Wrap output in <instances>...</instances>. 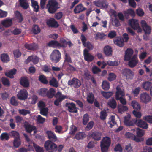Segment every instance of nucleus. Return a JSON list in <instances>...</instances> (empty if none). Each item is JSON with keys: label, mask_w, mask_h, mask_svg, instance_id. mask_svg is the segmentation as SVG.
Segmentation results:
<instances>
[{"label": "nucleus", "mask_w": 152, "mask_h": 152, "mask_svg": "<svg viewBox=\"0 0 152 152\" xmlns=\"http://www.w3.org/2000/svg\"><path fill=\"white\" fill-rule=\"evenodd\" d=\"M111 144V139L108 137H103L100 142L102 152H107Z\"/></svg>", "instance_id": "nucleus-1"}, {"label": "nucleus", "mask_w": 152, "mask_h": 152, "mask_svg": "<svg viewBox=\"0 0 152 152\" xmlns=\"http://www.w3.org/2000/svg\"><path fill=\"white\" fill-rule=\"evenodd\" d=\"M58 5L56 0H49L47 5L49 12L52 14L54 13L58 9Z\"/></svg>", "instance_id": "nucleus-2"}, {"label": "nucleus", "mask_w": 152, "mask_h": 152, "mask_svg": "<svg viewBox=\"0 0 152 152\" xmlns=\"http://www.w3.org/2000/svg\"><path fill=\"white\" fill-rule=\"evenodd\" d=\"M45 149L49 152H54L57 151V145L50 140L46 141L44 144Z\"/></svg>", "instance_id": "nucleus-3"}, {"label": "nucleus", "mask_w": 152, "mask_h": 152, "mask_svg": "<svg viewBox=\"0 0 152 152\" xmlns=\"http://www.w3.org/2000/svg\"><path fill=\"white\" fill-rule=\"evenodd\" d=\"M50 58L52 61L57 63L60 61L61 58V53L58 50H54L51 54Z\"/></svg>", "instance_id": "nucleus-4"}, {"label": "nucleus", "mask_w": 152, "mask_h": 152, "mask_svg": "<svg viewBox=\"0 0 152 152\" xmlns=\"http://www.w3.org/2000/svg\"><path fill=\"white\" fill-rule=\"evenodd\" d=\"M55 97L56 99L54 101V104L57 106H59L63 100L67 98L66 96L63 95L59 91L56 93L55 95Z\"/></svg>", "instance_id": "nucleus-5"}, {"label": "nucleus", "mask_w": 152, "mask_h": 152, "mask_svg": "<svg viewBox=\"0 0 152 152\" xmlns=\"http://www.w3.org/2000/svg\"><path fill=\"white\" fill-rule=\"evenodd\" d=\"M68 85L71 87L75 88H78L81 85V81L78 79L74 77L72 79L69 80L68 82Z\"/></svg>", "instance_id": "nucleus-6"}, {"label": "nucleus", "mask_w": 152, "mask_h": 152, "mask_svg": "<svg viewBox=\"0 0 152 152\" xmlns=\"http://www.w3.org/2000/svg\"><path fill=\"white\" fill-rule=\"evenodd\" d=\"M28 93L25 89L20 90L17 94L18 98L20 100H25L28 98Z\"/></svg>", "instance_id": "nucleus-7"}, {"label": "nucleus", "mask_w": 152, "mask_h": 152, "mask_svg": "<svg viewBox=\"0 0 152 152\" xmlns=\"http://www.w3.org/2000/svg\"><path fill=\"white\" fill-rule=\"evenodd\" d=\"M140 24L145 34H150L151 31V28L150 26L147 24L146 21L144 20H141Z\"/></svg>", "instance_id": "nucleus-8"}, {"label": "nucleus", "mask_w": 152, "mask_h": 152, "mask_svg": "<svg viewBox=\"0 0 152 152\" xmlns=\"http://www.w3.org/2000/svg\"><path fill=\"white\" fill-rule=\"evenodd\" d=\"M140 101L142 103L147 104L151 101V98L149 95L145 92H143L140 95Z\"/></svg>", "instance_id": "nucleus-9"}, {"label": "nucleus", "mask_w": 152, "mask_h": 152, "mask_svg": "<svg viewBox=\"0 0 152 152\" xmlns=\"http://www.w3.org/2000/svg\"><path fill=\"white\" fill-rule=\"evenodd\" d=\"M128 61V65L131 68L136 66L139 61L137 56L136 55H134Z\"/></svg>", "instance_id": "nucleus-10"}, {"label": "nucleus", "mask_w": 152, "mask_h": 152, "mask_svg": "<svg viewBox=\"0 0 152 152\" xmlns=\"http://www.w3.org/2000/svg\"><path fill=\"white\" fill-rule=\"evenodd\" d=\"M83 55L84 59L88 62H91L94 59V56L89 53L88 50L87 49L84 50Z\"/></svg>", "instance_id": "nucleus-11"}, {"label": "nucleus", "mask_w": 152, "mask_h": 152, "mask_svg": "<svg viewBox=\"0 0 152 152\" xmlns=\"http://www.w3.org/2000/svg\"><path fill=\"white\" fill-rule=\"evenodd\" d=\"M66 106L68 107V110L69 112L77 113L78 112L75 104L74 103H66Z\"/></svg>", "instance_id": "nucleus-12"}, {"label": "nucleus", "mask_w": 152, "mask_h": 152, "mask_svg": "<svg viewBox=\"0 0 152 152\" xmlns=\"http://www.w3.org/2000/svg\"><path fill=\"white\" fill-rule=\"evenodd\" d=\"M20 84L24 88L29 86L30 83L27 77H22L20 79Z\"/></svg>", "instance_id": "nucleus-13"}, {"label": "nucleus", "mask_w": 152, "mask_h": 152, "mask_svg": "<svg viewBox=\"0 0 152 152\" xmlns=\"http://www.w3.org/2000/svg\"><path fill=\"white\" fill-rule=\"evenodd\" d=\"M133 53V50L131 48H127L125 51L124 56V61H128L132 58V56Z\"/></svg>", "instance_id": "nucleus-14"}, {"label": "nucleus", "mask_w": 152, "mask_h": 152, "mask_svg": "<svg viewBox=\"0 0 152 152\" xmlns=\"http://www.w3.org/2000/svg\"><path fill=\"white\" fill-rule=\"evenodd\" d=\"M95 5L99 7L106 8L108 5L106 0H97L95 2Z\"/></svg>", "instance_id": "nucleus-15"}, {"label": "nucleus", "mask_w": 152, "mask_h": 152, "mask_svg": "<svg viewBox=\"0 0 152 152\" xmlns=\"http://www.w3.org/2000/svg\"><path fill=\"white\" fill-rule=\"evenodd\" d=\"M46 23L47 25L50 27L57 28L59 26L57 22L53 18L48 20Z\"/></svg>", "instance_id": "nucleus-16"}, {"label": "nucleus", "mask_w": 152, "mask_h": 152, "mask_svg": "<svg viewBox=\"0 0 152 152\" xmlns=\"http://www.w3.org/2000/svg\"><path fill=\"white\" fill-rule=\"evenodd\" d=\"M129 23L131 27L135 30H137L139 27V23L138 20L135 19H130L129 20Z\"/></svg>", "instance_id": "nucleus-17"}, {"label": "nucleus", "mask_w": 152, "mask_h": 152, "mask_svg": "<svg viewBox=\"0 0 152 152\" xmlns=\"http://www.w3.org/2000/svg\"><path fill=\"white\" fill-rule=\"evenodd\" d=\"M86 10V8L83 7L82 4H80L76 6L74 10L75 14H78Z\"/></svg>", "instance_id": "nucleus-18"}, {"label": "nucleus", "mask_w": 152, "mask_h": 152, "mask_svg": "<svg viewBox=\"0 0 152 152\" xmlns=\"http://www.w3.org/2000/svg\"><path fill=\"white\" fill-rule=\"evenodd\" d=\"M12 19L6 18L1 21V25L6 28L10 27L12 24Z\"/></svg>", "instance_id": "nucleus-19"}, {"label": "nucleus", "mask_w": 152, "mask_h": 152, "mask_svg": "<svg viewBox=\"0 0 152 152\" xmlns=\"http://www.w3.org/2000/svg\"><path fill=\"white\" fill-rule=\"evenodd\" d=\"M16 69L15 68H13L10 70L5 72V75L7 77L13 79L14 78V75L16 74Z\"/></svg>", "instance_id": "nucleus-20"}, {"label": "nucleus", "mask_w": 152, "mask_h": 152, "mask_svg": "<svg viewBox=\"0 0 152 152\" xmlns=\"http://www.w3.org/2000/svg\"><path fill=\"white\" fill-rule=\"evenodd\" d=\"M102 135L100 132H94L92 133L90 136L94 140L98 141L101 139Z\"/></svg>", "instance_id": "nucleus-21"}, {"label": "nucleus", "mask_w": 152, "mask_h": 152, "mask_svg": "<svg viewBox=\"0 0 152 152\" xmlns=\"http://www.w3.org/2000/svg\"><path fill=\"white\" fill-rule=\"evenodd\" d=\"M123 14L124 17L126 18H129V16L134 17L135 15V12L134 10L131 9H128L126 10L123 12Z\"/></svg>", "instance_id": "nucleus-22"}, {"label": "nucleus", "mask_w": 152, "mask_h": 152, "mask_svg": "<svg viewBox=\"0 0 152 152\" xmlns=\"http://www.w3.org/2000/svg\"><path fill=\"white\" fill-rule=\"evenodd\" d=\"M124 41L121 37H118L114 41V43L120 47H122L124 45Z\"/></svg>", "instance_id": "nucleus-23"}, {"label": "nucleus", "mask_w": 152, "mask_h": 152, "mask_svg": "<svg viewBox=\"0 0 152 152\" xmlns=\"http://www.w3.org/2000/svg\"><path fill=\"white\" fill-rule=\"evenodd\" d=\"M48 138L53 141H55L57 140V137L55 133L51 131H48L46 132Z\"/></svg>", "instance_id": "nucleus-24"}, {"label": "nucleus", "mask_w": 152, "mask_h": 152, "mask_svg": "<svg viewBox=\"0 0 152 152\" xmlns=\"http://www.w3.org/2000/svg\"><path fill=\"white\" fill-rule=\"evenodd\" d=\"M122 74L123 75L128 78H130L133 75V72L131 69L127 68H125L123 70Z\"/></svg>", "instance_id": "nucleus-25"}, {"label": "nucleus", "mask_w": 152, "mask_h": 152, "mask_svg": "<svg viewBox=\"0 0 152 152\" xmlns=\"http://www.w3.org/2000/svg\"><path fill=\"white\" fill-rule=\"evenodd\" d=\"M117 91L115 92V99H119V98L120 97V96L123 97L125 95V94L120 88L117 87L116 88Z\"/></svg>", "instance_id": "nucleus-26"}, {"label": "nucleus", "mask_w": 152, "mask_h": 152, "mask_svg": "<svg viewBox=\"0 0 152 152\" xmlns=\"http://www.w3.org/2000/svg\"><path fill=\"white\" fill-rule=\"evenodd\" d=\"M131 106L134 110L139 111L141 109V106L140 104L135 100H133L131 103Z\"/></svg>", "instance_id": "nucleus-27"}, {"label": "nucleus", "mask_w": 152, "mask_h": 152, "mask_svg": "<svg viewBox=\"0 0 152 152\" xmlns=\"http://www.w3.org/2000/svg\"><path fill=\"white\" fill-rule=\"evenodd\" d=\"M104 51L105 54L107 56H110L112 55V49L110 46L108 45L105 46L104 49Z\"/></svg>", "instance_id": "nucleus-28"}, {"label": "nucleus", "mask_w": 152, "mask_h": 152, "mask_svg": "<svg viewBox=\"0 0 152 152\" xmlns=\"http://www.w3.org/2000/svg\"><path fill=\"white\" fill-rule=\"evenodd\" d=\"M56 91L53 88H50L49 90H47V97L49 98H52L55 96Z\"/></svg>", "instance_id": "nucleus-29"}, {"label": "nucleus", "mask_w": 152, "mask_h": 152, "mask_svg": "<svg viewBox=\"0 0 152 152\" xmlns=\"http://www.w3.org/2000/svg\"><path fill=\"white\" fill-rule=\"evenodd\" d=\"M107 104L109 107L113 109L116 108L117 106L116 101L113 98H112L109 100Z\"/></svg>", "instance_id": "nucleus-30"}, {"label": "nucleus", "mask_w": 152, "mask_h": 152, "mask_svg": "<svg viewBox=\"0 0 152 152\" xmlns=\"http://www.w3.org/2000/svg\"><path fill=\"white\" fill-rule=\"evenodd\" d=\"M1 81L3 85L5 86L9 87L10 86V83L9 79L5 77H2Z\"/></svg>", "instance_id": "nucleus-31"}, {"label": "nucleus", "mask_w": 152, "mask_h": 152, "mask_svg": "<svg viewBox=\"0 0 152 152\" xmlns=\"http://www.w3.org/2000/svg\"><path fill=\"white\" fill-rule=\"evenodd\" d=\"M20 6L24 9H27L29 7V5L27 0H19Z\"/></svg>", "instance_id": "nucleus-32"}, {"label": "nucleus", "mask_w": 152, "mask_h": 152, "mask_svg": "<svg viewBox=\"0 0 152 152\" xmlns=\"http://www.w3.org/2000/svg\"><path fill=\"white\" fill-rule=\"evenodd\" d=\"M117 109L118 112L122 114L127 111L128 110V108L126 106L120 104L118 105Z\"/></svg>", "instance_id": "nucleus-33"}, {"label": "nucleus", "mask_w": 152, "mask_h": 152, "mask_svg": "<svg viewBox=\"0 0 152 152\" xmlns=\"http://www.w3.org/2000/svg\"><path fill=\"white\" fill-rule=\"evenodd\" d=\"M24 127L27 132L31 133L33 130L35 129L36 127L34 126H32L30 124H24Z\"/></svg>", "instance_id": "nucleus-34"}, {"label": "nucleus", "mask_w": 152, "mask_h": 152, "mask_svg": "<svg viewBox=\"0 0 152 152\" xmlns=\"http://www.w3.org/2000/svg\"><path fill=\"white\" fill-rule=\"evenodd\" d=\"M86 137V135L85 133L83 132H79L75 135V138L78 140L83 139Z\"/></svg>", "instance_id": "nucleus-35"}, {"label": "nucleus", "mask_w": 152, "mask_h": 152, "mask_svg": "<svg viewBox=\"0 0 152 152\" xmlns=\"http://www.w3.org/2000/svg\"><path fill=\"white\" fill-rule=\"evenodd\" d=\"M151 86V83L149 81H146L144 82L142 85V88L146 91H149Z\"/></svg>", "instance_id": "nucleus-36"}, {"label": "nucleus", "mask_w": 152, "mask_h": 152, "mask_svg": "<svg viewBox=\"0 0 152 152\" xmlns=\"http://www.w3.org/2000/svg\"><path fill=\"white\" fill-rule=\"evenodd\" d=\"M38 80L43 84H47L48 83V81L46 77L43 75H40L39 76Z\"/></svg>", "instance_id": "nucleus-37"}, {"label": "nucleus", "mask_w": 152, "mask_h": 152, "mask_svg": "<svg viewBox=\"0 0 152 152\" xmlns=\"http://www.w3.org/2000/svg\"><path fill=\"white\" fill-rule=\"evenodd\" d=\"M31 5L34 9V10L37 12L39 11V6L38 5V2L34 0H31Z\"/></svg>", "instance_id": "nucleus-38"}, {"label": "nucleus", "mask_w": 152, "mask_h": 152, "mask_svg": "<svg viewBox=\"0 0 152 152\" xmlns=\"http://www.w3.org/2000/svg\"><path fill=\"white\" fill-rule=\"evenodd\" d=\"M13 146L15 148H18L21 144L20 138L14 139L13 142Z\"/></svg>", "instance_id": "nucleus-39"}, {"label": "nucleus", "mask_w": 152, "mask_h": 152, "mask_svg": "<svg viewBox=\"0 0 152 152\" xmlns=\"http://www.w3.org/2000/svg\"><path fill=\"white\" fill-rule=\"evenodd\" d=\"M32 31L34 34H37L40 32L41 29L38 26L34 25L32 28Z\"/></svg>", "instance_id": "nucleus-40"}, {"label": "nucleus", "mask_w": 152, "mask_h": 152, "mask_svg": "<svg viewBox=\"0 0 152 152\" xmlns=\"http://www.w3.org/2000/svg\"><path fill=\"white\" fill-rule=\"evenodd\" d=\"M1 60L3 62L7 63L10 60V58L7 54L3 53L1 55Z\"/></svg>", "instance_id": "nucleus-41"}, {"label": "nucleus", "mask_w": 152, "mask_h": 152, "mask_svg": "<svg viewBox=\"0 0 152 152\" xmlns=\"http://www.w3.org/2000/svg\"><path fill=\"white\" fill-rule=\"evenodd\" d=\"M60 45H58V47L60 48H65L67 46V42L66 40L63 38H61L60 39Z\"/></svg>", "instance_id": "nucleus-42"}, {"label": "nucleus", "mask_w": 152, "mask_h": 152, "mask_svg": "<svg viewBox=\"0 0 152 152\" xmlns=\"http://www.w3.org/2000/svg\"><path fill=\"white\" fill-rule=\"evenodd\" d=\"M10 135L7 132H3L2 133L0 136V139L1 140H8L10 139Z\"/></svg>", "instance_id": "nucleus-43"}, {"label": "nucleus", "mask_w": 152, "mask_h": 152, "mask_svg": "<svg viewBox=\"0 0 152 152\" xmlns=\"http://www.w3.org/2000/svg\"><path fill=\"white\" fill-rule=\"evenodd\" d=\"M102 88L105 91L108 90L110 88V84L106 81H103L102 83Z\"/></svg>", "instance_id": "nucleus-44"}, {"label": "nucleus", "mask_w": 152, "mask_h": 152, "mask_svg": "<svg viewBox=\"0 0 152 152\" xmlns=\"http://www.w3.org/2000/svg\"><path fill=\"white\" fill-rule=\"evenodd\" d=\"M47 90L46 88H41L39 90L38 94L42 97L47 96Z\"/></svg>", "instance_id": "nucleus-45"}, {"label": "nucleus", "mask_w": 152, "mask_h": 152, "mask_svg": "<svg viewBox=\"0 0 152 152\" xmlns=\"http://www.w3.org/2000/svg\"><path fill=\"white\" fill-rule=\"evenodd\" d=\"M101 94L105 98L108 99L113 95V93L112 92H105L101 91Z\"/></svg>", "instance_id": "nucleus-46"}, {"label": "nucleus", "mask_w": 152, "mask_h": 152, "mask_svg": "<svg viewBox=\"0 0 152 152\" xmlns=\"http://www.w3.org/2000/svg\"><path fill=\"white\" fill-rule=\"evenodd\" d=\"M25 48L28 50H34L36 49V47L34 44H26L25 45Z\"/></svg>", "instance_id": "nucleus-47"}, {"label": "nucleus", "mask_w": 152, "mask_h": 152, "mask_svg": "<svg viewBox=\"0 0 152 152\" xmlns=\"http://www.w3.org/2000/svg\"><path fill=\"white\" fill-rule=\"evenodd\" d=\"M60 45L59 43L57 41L52 40L50 41L48 44V46L50 47H53L57 46L58 47V45Z\"/></svg>", "instance_id": "nucleus-48"}, {"label": "nucleus", "mask_w": 152, "mask_h": 152, "mask_svg": "<svg viewBox=\"0 0 152 152\" xmlns=\"http://www.w3.org/2000/svg\"><path fill=\"white\" fill-rule=\"evenodd\" d=\"M49 84L50 86L54 87H57L58 86V83L57 80L54 77H53L49 81Z\"/></svg>", "instance_id": "nucleus-49"}, {"label": "nucleus", "mask_w": 152, "mask_h": 152, "mask_svg": "<svg viewBox=\"0 0 152 152\" xmlns=\"http://www.w3.org/2000/svg\"><path fill=\"white\" fill-rule=\"evenodd\" d=\"M107 116V113L106 110H104L100 112V117L101 120L105 119Z\"/></svg>", "instance_id": "nucleus-50"}, {"label": "nucleus", "mask_w": 152, "mask_h": 152, "mask_svg": "<svg viewBox=\"0 0 152 152\" xmlns=\"http://www.w3.org/2000/svg\"><path fill=\"white\" fill-rule=\"evenodd\" d=\"M10 133L11 134V135L14 138V139L20 138L19 133L17 131H12L10 132Z\"/></svg>", "instance_id": "nucleus-51"}, {"label": "nucleus", "mask_w": 152, "mask_h": 152, "mask_svg": "<svg viewBox=\"0 0 152 152\" xmlns=\"http://www.w3.org/2000/svg\"><path fill=\"white\" fill-rule=\"evenodd\" d=\"M33 146L36 152H43V149L37 145L34 142L32 143Z\"/></svg>", "instance_id": "nucleus-52"}, {"label": "nucleus", "mask_w": 152, "mask_h": 152, "mask_svg": "<svg viewBox=\"0 0 152 152\" xmlns=\"http://www.w3.org/2000/svg\"><path fill=\"white\" fill-rule=\"evenodd\" d=\"M119 63L118 61H112L110 60L108 61L107 64L110 66H117L119 64Z\"/></svg>", "instance_id": "nucleus-53"}, {"label": "nucleus", "mask_w": 152, "mask_h": 152, "mask_svg": "<svg viewBox=\"0 0 152 152\" xmlns=\"http://www.w3.org/2000/svg\"><path fill=\"white\" fill-rule=\"evenodd\" d=\"M13 54L14 57L16 58H18L21 55V53L19 49L14 50L13 51Z\"/></svg>", "instance_id": "nucleus-54"}, {"label": "nucleus", "mask_w": 152, "mask_h": 152, "mask_svg": "<svg viewBox=\"0 0 152 152\" xmlns=\"http://www.w3.org/2000/svg\"><path fill=\"white\" fill-rule=\"evenodd\" d=\"M16 18L19 20V22H21L23 20V18L21 14L18 11H16L15 13Z\"/></svg>", "instance_id": "nucleus-55"}, {"label": "nucleus", "mask_w": 152, "mask_h": 152, "mask_svg": "<svg viewBox=\"0 0 152 152\" xmlns=\"http://www.w3.org/2000/svg\"><path fill=\"white\" fill-rule=\"evenodd\" d=\"M19 112L20 114L24 116L28 114H30L31 113L29 110H26L24 109L19 110Z\"/></svg>", "instance_id": "nucleus-56"}, {"label": "nucleus", "mask_w": 152, "mask_h": 152, "mask_svg": "<svg viewBox=\"0 0 152 152\" xmlns=\"http://www.w3.org/2000/svg\"><path fill=\"white\" fill-rule=\"evenodd\" d=\"M94 100V95L92 93H90L87 97V101L89 103L92 104L93 103Z\"/></svg>", "instance_id": "nucleus-57"}, {"label": "nucleus", "mask_w": 152, "mask_h": 152, "mask_svg": "<svg viewBox=\"0 0 152 152\" xmlns=\"http://www.w3.org/2000/svg\"><path fill=\"white\" fill-rule=\"evenodd\" d=\"M48 109L47 107H45L43 108L40 109V113L42 115L46 116L48 114Z\"/></svg>", "instance_id": "nucleus-58"}, {"label": "nucleus", "mask_w": 152, "mask_h": 152, "mask_svg": "<svg viewBox=\"0 0 152 152\" xmlns=\"http://www.w3.org/2000/svg\"><path fill=\"white\" fill-rule=\"evenodd\" d=\"M116 77V76L115 74L110 73L109 74L108 79L109 81H112L115 79Z\"/></svg>", "instance_id": "nucleus-59"}, {"label": "nucleus", "mask_w": 152, "mask_h": 152, "mask_svg": "<svg viewBox=\"0 0 152 152\" xmlns=\"http://www.w3.org/2000/svg\"><path fill=\"white\" fill-rule=\"evenodd\" d=\"M64 61L68 63H72V62L69 55L66 53H65Z\"/></svg>", "instance_id": "nucleus-60"}, {"label": "nucleus", "mask_w": 152, "mask_h": 152, "mask_svg": "<svg viewBox=\"0 0 152 152\" xmlns=\"http://www.w3.org/2000/svg\"><path fill=\"white\" fill-rule=\"evenodd\" d=\"M92 72L94 74H97L101 72V69L96 66H93L92 68Z\"/></svg>", "instance_id": "nucleus-61"}, {"label": "nucleus", "mask_w": 152, "mask_h": 152, "mask_svg": "<svg viewBox=\"0 0 152 152\" xmlns=\"http://www.w3.org/2000/svg\"><path fill=\"white\" fill-rule=\"evenodd\" d=\"M31 104H35L36 103L38 100V97L36 95L33 94L31 96Z\"/></svg>", "instance_id": "nucleus-62"}, {"label": "nucleus", "mask_w": 152, "mask_h": 152, "mask_svg": "<svg viewBox=\"0 0 152 152\" xmlns=\"http://www.w3.org/2000/svg\"><path fill=\"white\" fill-rule=\"evenodd\" d=\"M43 70L46 73H49L50 72L52 69L50 66L47 65H45L43 68Z\"/></svg>", "instance_id": "nucleus-63"}, {"label": "nucleus", "mask_w": 152, "mask_h": 152, "mask_svg": "<svg viewBox=\"0 0 152 152\" xmlns=\"http://www.w3.org/2000/svg\"><path fill=\"white\" fill-rule=\"evenodd\" d=\"M143 119L148 122L152 124V115H147L143 117Z\"/></svg>", "instance_id": "nucleus-64"}]
</instances>
